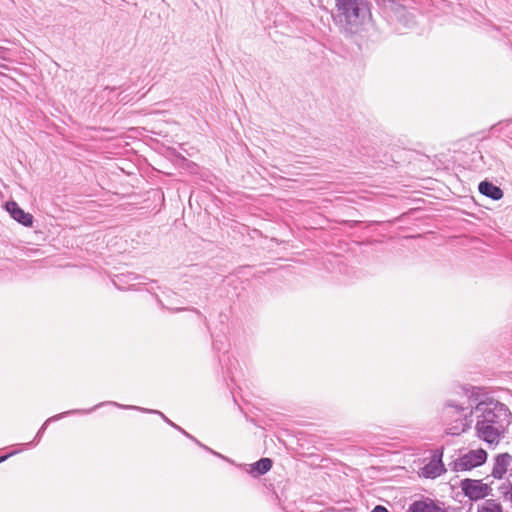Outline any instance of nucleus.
<instances>
[{"instance_id": "1", "label": "nucleus", "mask_w": 512, "mask_h": 512, "mask_svg": "<svg viewBox=\"0 0 512 512\" xmlns=\"http://www.w3.org/2000/svg\"><path fill=\"white\" fill-rule=\"evenodd\" d=\"M469 416L475 418L476 436L492 446L504 437L512 414L505 404L488 399L476 403L470 409Z\"/></svg>"}, {"instance_id": "2", "label": "nucleus", "mask_w": 512, "mask_h": 512, "mask_svg": "<svg viewBox=\"0 0 512 512\" xmlns=\"http://www.w3.org/2000/svg\"><path fill=\"white\" fill-rule=\"evenodd\" d=\"M476 399L471 396L467 403L452 399L445 402L442 414L447 425V434L460 435L471 428L473 419L469 416V411L473 408Z\"/></svg>"}, {"instance_id": "3", "label": "nucleus", "mask_w": 512, "mask_h": 512, "mask_svg": "<svg viewBox=\"0 0 512 512\" xmlns=\"http://www.w3.org/2000/svg\"><path fill=\"white\" fill-rule=\"evenodd\" d=\"M336 7L337 21L351 33L358 31L368 14L366 0H336Z\"/></svg>"}, {"instance_id": "4", "label": "nucleus", "mask_w": 512, "mask_h": 512, "mask_svg": "<svg viewBox=\"0 0 512 512\" xmlns=\"http://www.w3.org/2000/svg\"><path fill=\"white\" fill-rule=\"evenodd\" d=\"M487 460V452L484 449L470 450L463 454L449 465L453 471L471 470L485 463Z\"/></svg>"}, {"instance_id": "5", "label": "nucleus", "mask_w": 512, "mask_h": 512, "mask_svg": "<svg viewBox=\"0 0 512 512\" xmlns=\"http://www.w3.org/2000/svg\"><path fill=\"white\" fill-rule=\"evenodd\" d=\"M381 7L391 21H396L404 27H408L413 23L412 15L405 6L401 5L396 0H382Z\"/></svg>"}, {"instance_id": "6", "label": "nucleus", "mask_w": 512, "mask_h": 512, "mask_svg": "<svg viewBox=\"0 0 512 512\" xmlns=\"http://www.w3.org/2000/svg\"><path fill=\"white\" fill-rule=\"evenodd\" d=\"M460 487L469 499L479 500L489 495L491 488L482 483L481 480L464 479L461 481Z\"/></svg>"}, {"instance_id": "7", "label": "nucleus", "mask_w": 512, "mask_h": 512, "mask_svg": "<svg viewBox=\"0 0 512 512\" xmlns=\"http://www.w3.org/2000/svg\"><path fill=\"white\" fill-rule=\"evenodd\" d=\"M4 209L10 215V217L17 223L21 224L24 227H33V215L29 212H25L16 201L9 200L5 202Z\"/></svg>"}, {"instance_id": "8", "label": "nucleus", "mask_w": 512, "mask_h": 512, "mask_svg": "<svg viewBox=\"0 0 512 512\" xmlns=\"http://www.w3.org/2000/svg\"><path fill=\"white\" fill-rule=\"evenodd\" d=\"M443 452L436 450L429 463L421 469V475L425 478H436L446 471L442 462Z\"/></svg>"}, {"instance_id": "9", "label": "nucleus", "mask_w": 512, "mask_h": 512, "mask_svg": "<svg viewBox=\"0 0 512 512\" xmlns=\"http://www.w3.org/2000/svg\"><path fill=\"white\" fill-rule=\"evenodd\" d=\"M103 405H105V403H99V404L95 405V406H94L93 408H91V409H74V410H69V411H66V412H63V413H60V414H57V415H54V416H52V417L48 418V419L43 423V425L40 427V429L38 430V432H37V434H36V436H35V438H34V441H32V442H31V443H29V444H30V445H31V444H34V443H35V444H37V443L40 441V439H41L42 435L44 434V432H45V430L47 429V426H48V424H49L50 422H52V421H56V420H59V419H61V418L65 417L66 415H71V414H87V413H90V412H92V411L96 410L97 408H99V407H101V406H103Z\"/></svg>"}, {"instance_id": "10", "label": "nucleus", "mask_w": 512, "mask_h": 512, "mask_svg": "<svg viewBox=\"0 0 512 512\" xmlns=\"http://www.w3.org/2000/svg\"><path fill=\"white\" fill-rule=\"evenodd\" d=\"M512 470V455L502 453L495 457L492 476L501 479L508 470Z\"/></svg>"}, {"instance_id": "11", "label": "nucleus", "mask_w": 512, "mask_h": 512, "mask_svg": "<svg viewBox=\"0 0 512 512\" xmlns=\"http://www.w3.org/2000/svg\"><path fill=\"white\" fill-rule=\"evenodd\" d=\"M409 512H446V510L440 504L426 498L412 503L409 507Z\"/></svg>"}, {"instance_id": "12", "label": "nucleus", "mask_w": 512, "mask_h": 512, "mask_svg": "<svg viewBox=\"0 0 512 512\" xmlns=\"http://www.w3.org/2000/svg\"><path fill=\"white\" fill-rule=\"evenodd\" d=\"M478 189L482 195L492 200H500L503 197L501 188L488 181L480 182Z\"/></svg>"}, {"instance_id": "13", "label": "nucleus", "mask_w": 512, "mask_h": 512, "mask_svg": "<svg viewBox=\"0 0 512 512\" xmlns=\"http://www.w3.org/2000/svg\"><path fill=\"white\" fill-rule=\"evenodd\" d=\"M105 405L108 404V405H114V406H117L119 408H123V409H133V410H139V411H142V412H147V413H153V414H157L159 415L167 424H169L171 427H176V424L173 423L170 419H168L162 412L158 411V410H152V409H146V408H141V407H138V406H132V405H122V404H119V403H116V402H112V401H108V402H104Z\"/></svg>"}, {"instance_id": "14", "label": "nucleus", "mask_w": 512, "mask_h": 512, "mask_svg": "<svg viewBox=\"0 0 512 512\" xmlns=\"http://www.w3.org/2000/svg\"><path fill=\"white\" fill-rule=\"evenodd\" d=\"M271 468L272 460L270 458H261L251 465L249 472L254 476H260L267 473Z\"/></svg>"}, {"instance_id": "15", "label": "nucleus", "mask_w": 512, "mask_h": 512, "mask_svg": "<svg viewBox=\"0 0 512 512\" xmlns=\"http://www.w3.org/2000/svg\"><path fill=\"white\" fill-rule=\"evenodd\" d=\"M477 512H503V508L496 500L488 499L478 506Z\"/></svg>"}, {"instance_id": "16", "label": "nucleus", "mask_w": 512, "mask_h": 512, "mask_svg": "<svg viewBox=\"0 0 512 512\" xmlns=\"http://www.w3.org/2000/svg\"><path fill=\"white\" fill-rule=\"evenodd\" d=\"M210 334H211V338H212L213 352L215 353V357H216L220 367L222 368L220 352L222 349L223 342L221 340V335L215 334L214 332H210Z\"/></svg>"}, {"instance_id": "17", "label": "nucleus", "mask_w": 512, "mask_h": 512, "mask_svg": "<svg viewBox=\"0 0 512 512\" xmlns=\"http://www.w3.org/2000/svg\"><path fill=\"white\" fill-rule=\"evenodd\" d=\"M0 61L12 62V51L9 48L0 46ZM0 68L8 70L9 67L6 64L0 62Z\"/></svg>"}, {"instance_id": "18", "label": "nucleus", "mask_w": 512, "mask_h": 512, "mask_svg": "<svg viewBox=\"0 0 512 512\" xmlns=\"http://www.w3.org/2000/svg\"><path fill=\"white\" fill-rule=\"evenodd\" d=\"M186 437L191 439L193 442H195L200 448H203L205 449L206 451L210 452L211 454L221 458V459H224V455H222L221 453L219 452H216L214 450H212L211 448H209L208 446L202 444L200 441H198L195 437H193L192 435L190 434H186Z\"/></svg>"}, {"instance_id": "19", "label": "nucleus", "mask_w": 512, "mask_h": 512, "mask_svg": "<svg viewBox=\"0 0 512 512\" xmlns=\"http://www.w3.org/2000/svg\"><path fill=\"white\" fill-rule=\"evenodd\" d=\"M371 512H389L384 506L377 505L375 506Z\"/></svg>"}, {"instance_id": "20", "label": "nucleus", "mask_w": 512, "mask_h": 512, "mask_svg": "<svg viewBox=\"0 0 512 512\" xmlns=\"http://www.w3.org/2000/svg\"><path fill=\"white\" fill-rule=\"evenodd\" d=\"M505 498L512 503V485L510 486L509 490L505 493Z\"/></svg>"}, {"instance_id": "21", "label": "nucleus", "mask_w": 512, "mask_h": 512, "mask_svg": "<svg viewBox=\"0 0 512 512\" xmlns=\"http://www.w3.org/2000/svg\"><path fill=\"white\" fill-rule=\"evenodd\" d=\"M14 454V452L12 453H9V454H6V455H2L0 456V462H4L6 461L10 456H12Z\"/></svg>"}, {"instance_id": "22", "label": "nucleus", "mask_w": 512, "mask_h": 512, "mask_svg": "<svg viewBox=\"0 0 512 512\" xmlns=\"http://www.w3.org/2000/svg\"><path fill=\"white\" fill-rule=\"evenodd\" d=\"M175 429H177L178 431H180L182 434H184L186 436V434H188L184 429H182L180 426L176 425V427H174Z\"/></svg>"}, {"instance_id": "23", "label": "nucleus", "mask_w": 512, "mask_h": 512, "mask_svg": "<svg viewBox=\"0 0 512 512\" xmlns=\"http://www.w3.org/2000/svg\"><path fill=\"white\" fill-rule=\"evenodd\" d=\"M175 429H177L178 431H180L182 434H184L186 436V434H188L184 429H182L180 426L176 425V427H174Z\"/></svg>"}, {"instance_id": "24", "label": "nucleus", "mask_w": 512, "mask_h": 512, "mask_svg": "<svg viewBox=\"0 0 512 512\" xmlns=\"http://www.w3.org/2000/svg\"><path fill=\"white\" fill-rule=\"evenodd\" d=\"M203 321H204V325H205V326L207 327V329L209 330V326H208V323H207V321H206V318H205V317L203 318Z\"/></svg>"}, {"instance_id": "25", "label": "nucleus", "mask_w": 512, "mask_h": 512, "mask_svg": "<svg viewBox=\"0 0 512 512\" xmlns=\"http://www.w3.org/2000/svg\"><path fill=\"white\" fill-rule=\"evenodd\" d=\"M194 311L196 312V314H197L199 317H202V315L200 314V312H199V311H197V310H194Z\"/></svg>"}, {"instance_id": "26", "label": "nucleus", "mask_w": 512, "mask_h": 512, "mask_svg": "<svg viewBox=\"0 0 512 512\" xmlns=\"http://www.w3.org/2000/svg\"><path fill=\"white\" fill-rule=\"evenodd\" d=\"M183 310V308L175 307V311Z\"/></svg>"}, {"instance_id": "27", "label": "nucleus", "mask_w": 512, "mask_h": 512, "mask_svg": "<svg viewBox=\"0 0 512 512\" xmlns=\"http://www.w3.org/2000/svg\"><path fill=\"white\" fill-rule=\"evenodd\" d=\"M106 89H110L111 91L115 90L114 87H111V88L110 87H106Z\"/></svg>"}]
</instances>
